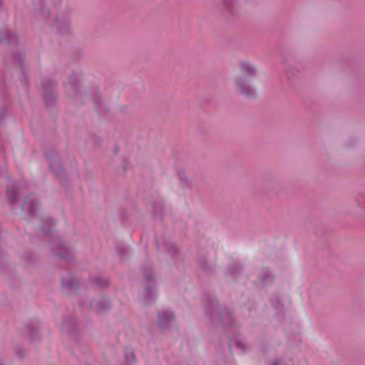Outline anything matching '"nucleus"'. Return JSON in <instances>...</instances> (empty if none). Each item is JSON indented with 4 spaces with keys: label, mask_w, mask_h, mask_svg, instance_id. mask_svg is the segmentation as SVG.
Masks as SVG:
<instances>
[{
    "label": "nucleus",
    "mask_w": 365,
    "mask_h": 365,
    "mask_svg": "<svg viewBox=\"0 0 365 365\" xmlns=\"http://www.w3.org/2000/svg\"><path fill=\"white\" fill-rule=\"evenodd\" d=\"M242 70L243 75L237 77L235 80V85L240 93L249 96L252 94V88L250 86L247 84L245 77L254 74L255 68L250 63H245L242 65Z\"/></svg>",
    "instance_id": "obj_1"
},
{
    "label": "nucleus",
    "mask_w": 365,
    "mask_h": 365,
    "mask_svg": "<svg viewBox=\"0 0 365 365\" xmlns=\"http://www.w3.org/2000/svg\"><path fill=\"white\" fill-rule=\"evenodd\" d=\"M23 208L32 212L35 208L34 205L33 204V200L30 202V198L27 197L23 204Z\"/></svg>",
    "instance_id": "obj_2"
},
{
    "label": "nucleus",
    "mask_w": 365,
    "mask_h": 365,
    "mask_svg": "<svg viewBox=\"0 0 365 365\" xmlns=\"http://www.w3.org/2000/svg\"><path fill=\"white\" fill-rule=\"evenodd\" d=\"M47 221H48L49 225H54V221L52 219H51V218L47 219Z\"/></svg>",
    "instance_id": "obj_3"
},
{
    "label": "nucleus",
    "mask_w": 365,
    "mask_h": 365,
    "mask_svg": "<svg viewBox=\"0 0 365 365\" xmlns=\"http://www.w3.org/2000/svg\"><path fill=\"white\" fill-rule=\"evenodd\" d=\"M43 232H48V230H46V228L43 227Z\"/></svg>",
    "instance_id": "obj_4"
},
{
    "label": "nucleus",
    "mask_w": 365,
    "mask_h": 365,
    "mask_svg": "<svg viewBox=\"0 0 365 365\" xmlns=\"http://www.w3.org/2000/svg\"><path fill=\"white\" fill-rule=\"evenodd\" d=\"M159 317H160V323H163L162 316H160Z\"/></svg>",
    "instance_id": "obj_5"
},
{
    "label": "nucleus",
    "mask_w": 365,
    "mask_h": 365,
    "mask_svg": "<svg viewBox=\"0 0 365 365\" xmlns=\"http://www.w3.org/2000/svg\"><path fill=\"white\" fill-rule=\"evenodd\" d=\"M171 318H172V316H171L170 314H169V316H168V320H170Z\"/></svg>",
    "instance_id": "obj_6"
},
{
    "label": "nucleus",
    "mask_w": 365,
    "mask_h": 365,
    "mask_svg": "<svg viewBox=\"0 0 365 365\" xmlns=\"http://www.w3.org/2000/svg\"><path fill=\"white\" fill-rule=\"evenodd\" d=\"M7 195H9V197H10V191H8Z\"/></svg>",
    "instance_id": "obj_7"
},
{
    "label": "nucleus",
    "mask_w": 365,
    "mask_h": 365,
    "mask_svg": "<svg viewBox=\"0 0 365 365\" xmlns=\"http://www.w3.org/2000/svg\"><path fill=\"white\" fill-rule=\"evenodd\" d=\"M273 365H278V364L274 363V364H273Z\"/></svg>",
    "instance_id": "obj_8"
}]
</instances>
